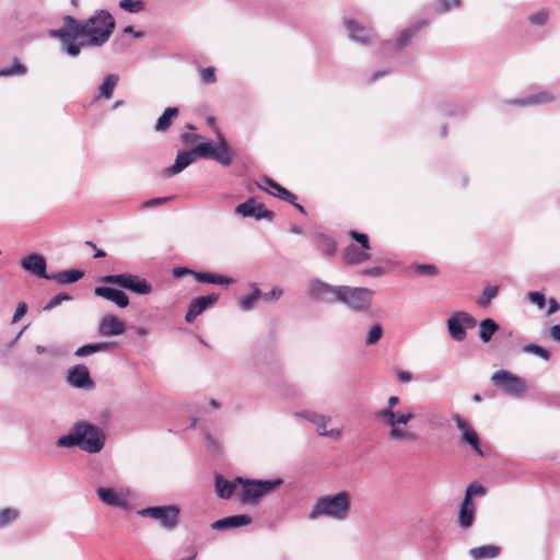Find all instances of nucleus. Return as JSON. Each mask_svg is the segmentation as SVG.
Masks as SVG:
<instances>
[{"instance_id":"1","label":"nucleus","mask_w":560,"mask_h":560,"mask_svg":"<svg viewBox=\"0 0 560 560\" xmlns=\"http://www.w3.org/2000/svg\"><path fill=\"white\" fill-rule=\"evenodd\" d=\"M114 28L113 15L106 10H97L86 20L65 15L62 25L50 30L48 35L59 40L61 52L75 58L84 47H102L108 42Z\"/></svg>"},{"instance_id":"2","label":"nucleus","mask_w":560,"mask_h":560,"mask_svg":"<svg viewBox=\"0 0 560 560\" xmlns=\"http://www.w3.org/2000/svg\"><path fill=\"white\" fill-rule=\"evenodd\" d=\"M399 402V397L390 396L387 406L377 411L376 416L383 423L389 428L388 439L396 442H417L420 434L416 431L406 429V425L415 418L411 408L395 409Z\"/></svg>"},{"instance_id":"3","label":"nucleus","mask_w":560,"mask_h":560,"mask_svg":"<svg viewBox=\"0 0 560 560\" xmlns=\"http://www.w3.org/2000/svg\"><path fill=\"white\" fill-rule=\"evenodd\" d=\"M105 444V434L98 427L80 421L66 435L60 436L56 445L59 447L78 446L88 453H98Z\"/></svg>"},{"instance_id":"4","label":"nucleus","mask_w":560,"mask_h":560,"mask_svg":"<svg viewBox=\"0 0 560 560\" xmlns=\"http://www.w3.org/2000/svg\"><path fill=\"white\" fill-rule=\"evenodd\" d=\"M350 508L351 494L348 491H340L318 498L308 517L316 520L319 516H327L335 521H345L349 517Z\"/></svg>"},{"instance_id":"5","label":"nucleus","mask_w":560,"mask_h":560,"mask_svg":"<svg viewBox=\"0 0 560 560\" xmlns=\"http://www.w3.org/2000/svg\"><path fill=\"white\" fill-rule=\"evenodd\" d=\"M236 481L241 485L237 497L242 504H256L261 498L271 493L283 483V480L280 478L272 480H249L237 477Z\"/></svg>"},{"instance_id":"6","label":"nucleus","mask_w":560,"mask_h":560,"mask_svg":"<svg viewBox=\"0 0 560 560\" xmlns=\"http://www.w3.org/2000/svg\"><path fill=\"white\" fill-rule=\"evenodd\" d=\"M348 234L358 244L351 243L343 249L341 255L343 265L355 266L368 261L371 258L369 236L354 230H350Z\"/></svg>"},{"instance_id":"7","label":"nucleus","mask_w":560,"mask_h":560,"mask_svg":"<svg viewBox=\"0 0 560 560\" xmlns=\"http://www.w3.org/2000/svg\"><path fill=\"white\" fill-rule=\"evenodd\" d=\"M374 292L368 288L340 285L338 303H342L354 312L368 311Z\"/></svg>"},{"instance_id":"8","label":"nucleus","mask_w":560,"mask_h":560,"mask_svg":"<svg viewBox=\"0 0 560 560\" xmlns=\"http://www.w3.org/2000/svg\"><path fill=\"white\" fill-rule=\"evenodd\" d=\"M143 517H151L160 523L165 530H174L179 524L180 509L177 505H156L149 506L138 511Z\"/></svg>"},{"instance_id":"9","label":"nucleus","mask_w":560,"mask_h":560,"mask_svg":"<svg viewBox=\"0 0 560 560\" xmlns=\"http://www.w3.org/2000/svg\"><path fill=\"white\" fill-rule=\"evenodd\" d=\"M218 137L219 143L217 145L211 141H207L196 145L192 150L197 158L212 159L215 162L228 166L232 163L229 144L221 133H219Z\"/></svg>"},{"instance_id":"10","label":"nucleus","mask_w":560,"mask_h":560,"mask_svg":"<svg viewBox=\"0 0 560 560\" xmlns=\"http://www.w3.org/2000/svg\"><path fill=\"white\" fill-rule=\"evenodd\" d=\"M101 281L116 284L140 295H147L152 292V285L144 278L132 273L106 275L102 277Z\"/></svg>"},{"instance_id":"11","label":"nucleus","mask_w":560,"mask_h":560,"mask_svg":"<svg viewBox=\"0 0 560 560\" xmlns=\"http://www.w3.org/2000/svg\"><path fill=\"white\" fill-rule=\"evenodd\" d=\"M340 285H332L320 279H311L306 294L310 299L324 303V304H334L339 300Z\"/></svg>"},{"instance_id":"12","label":"nucleus","mask_w":560,"mask_h":560,"mask_svg":"<svg viewBox=\"0 0 560 560\" xmlns=\"http://www.w3.org/2000/svg\"><path fill=\"white\" fill-rule=\"evenodd\" d=\"M492 383L510 396H521L525 392V382L510 371L499 370L491 376Z\"/></svg>"},{"instance_id":"13","label":"nucleus","mask_w":560,"mask_h":560,"mask_svg":"<svg viewBox=\"0 0 560 560\" xmlns=\"http://www.w3.org/2000/svg\"><path fill=\"white\" fill-rule=\"evenodd\" d=\"M476 326V319L466 312H457L447 319V330L454 341L465 340L467 328Z\"/></svg>"},{"instance_id":"14","label":"nucleus","mask_w":560,"mask_h":560,"mask_svg":"<svg viewBox=\"0 0 560 560\" xmlns=\"http://www.w3.org/2000/svg\"><path fill=\"white\" fill-rule=\"evenodd\" d=\"M96 493L98 499L106 505L119 508L122 510H128L130 506V490L128 489L98 487L96 489Z\"/></svg>"},{"instance_id":"15","label":"nucleus","mask_w":560,"mask_h":560,"mask_svg":"<svg viewBox=\"0 0 560 560\" xmlns=\"http://www.w3.org/2000/svg\"><path fill=\"white\" fill-rule=\"evenodd\" d=\"M234 212L242 218H254L256 220L267 219L271 221L275 217L272 211L268 210L261 202H257L254 198H249L238 205Z\"/></svg>"},{"instance_id":"16","label":"nucleus","mask_w":560,"mask_h":560,"mask_svg":"<svg viewBox=\"0 0 560 560\" xmlns=\"http://www.w3.org/2000/svg\"><path fill=\"white\" fill-rule=\"evenodd\" d=\"M219 299V294L211 293L194 299L187 310L185 320L187 323H194L195 319L202 314L207 308L212 306Z\"/></svg>"},{"instance_id":"17","label":"nucleus","mask_w":560,"mask_h":560,"mask_svg":"<svg viewBox=\"0 0 560 560\" xmlns=\"http://www.w3.org/2000/svg\"><path fill=\"white\" fill-rule=\"evenodd\" d=\"M453 420L455 421L457 429L462 433V441L469 444L477 454L482 456L483 453L480 447V440L477 432L458 413L453 415Z\"/></svg>"},{"instance_id":"18","label":"nucleus","mask_w":560,"mask_h":560,"mask_svg":"<svg viewBox=\"0 0 560 560\" xmlns=\"http://www.w3.org/2000/svg\"><path fill=\"white\" fill-rule=\"evenodd\" d=\"M21 267L37 278L46 280L49 278V273L46 272V259L39 254H31L24 257L21 261Z\"/></svg>"},{"instance_id":"19","label":"nucleus","mask_w":560,"mask_h":560,"mask_svg":"<svg viewBox=\"0 0 560 560\" xmlns=\"http://www.w3.org/2000/svg\"><path fill=\"white\" fill-rule=\"evenodd\" d=\"M125 329V323L114 315L104 316L98 325V334L104 337L119 336Z\"/></svg>"},{"instance_id":"20","label":"nucleus","mask_w":560,"mask_h":560,"mask_svg":"<svg viewBox=\"0 0 560 560\" xmlns=\"http://www.w3.org/2000/svg\"><path fill=\"white\" fill-rule=\"evenodd\" d=\"M94 294L96 296L103 298L107 301L115 303L118 307H127L129 305L128 295L119 289H115L112 287H96L94 289Z\"/></svg>"},{"instance_id":"21","label":"nucleus","mask_w":560,"mask_h":560,"mask_svg":"<svg viewBox=\"0 0 560 560\" xmlns=\"http://www.w3.org/2000/svg\"><path fill=\"white\" fill-rule=\"evenodd\" d=\"M68 383L77 388H88L93 385L90 372L84 365H75L68 372Z\"/></svg>"},{"instance_id":"22","label":"nucleus","mask_w":560,"mask_h":560,"mask_svg":"<svg viewBox=\"0 0 560 560\" xmlns=\"http://www.w3.org/2000/svg\"><path fill=\"white\" fill-rule=\"evenodd\" d=\"M252 523V517L246 514L231 515L220 518L211 524L215 530H225L230 528L246 526Z\"/></svg>"},{"instance_id":"23","label":"nucleus","mask_w":560,"mask_h":560,"mask_svg":"<svg viewBox=\"0 0 560 560\" xmlns=\"http://www.w3.org/2000/svg\"><path fill=\"white\" fill-rule=\"evenodd\" d=\"M196 159H197V156L192 149L189 151H180L177 153L175 163L172 166L165 168L163 171V174L168 177L174 176V175L180 173L182 171H184Z\"/></svg>"},{"instance_id":"24","label":"nucleus","mask_w":560,"mask_h":560,"mask_svg":"<svg viewBox=\"0 0 560 560\" xmlns=\"http://www.w3.org/2000/svg\"><path fill=\"white\" fill-rule=\"evenodd\" d=\"M476 517V506L472 501L464 499L459 505L458 511V525L462 529H468L472 526Z\"/></svg>"},{"instance_id":"25","label":"nucleus","mask_w":560,"mask_h":560,"mask_svg":"<svg viewBox=\"0 0 560 560\" xmlns=\"http://www.w3.org/2000/svg\"><path fill=\"white\" fill-rule=\"evenodd\" d=\"M345 25L349 32V36L352 40L360 44H368L373 37L371 30L360 25L354 20H346Z\"/></svg>"},{"instance_id":"26","label":"nucleus","mask_w":560,"mask_h":560,"mask_svg":"<svg viewBox=\"0 0 560 560\" xmlns=\"http://www.w3.org/2000/svg\"><path fill=\"white\" fill-rule=\"evenodd\" d=\"M313 237L315 240L316 248L322 252V254L326 257H332L337 253V243L336 241L323 233V232H315L313 234Z\"/></svg>"},{"instance_id":"27","label":"nucleus","mask_w":560,"mask_h":560,"mask_svg":"<svg viewBox=\"0 0 560 560\" xmlns=\"http://www.w3.org/2000/svg\"><path fill=\"white\" fill-rule=\"evenodd\" d=\"M236 478L233 481L224 479L222 476H215V492L221 499H230L237 490Z\"/></svg>"},{"instance_id":"28","label":"nucleus","mask_w":560,"mask_h":560,"mask_svg":"<svg viewBox=\"0 0 560 560\" xmlns=\"http://www.w3.org/2000/svg\"><path fill=\"white\" fill-rule=\"evenodd\" d=\"M500 552L501 548L494 545H483L469 550V555L474 560L494 559Z\"/></svg>"},{"instance_id":"29","label":"nucleus","mask_w":560,"mask_h":560,"mask_svg":"<svg viewBox=\"0 0 560 560\" xmlns=\"http://www.w3.org/2000/svg\"><path fill=\"white\" fill-rule=\"evenodd\" d=\"M84 272L80 269L63 270L56 273H50L48 280H54L60 284L77 282L82 279Z\"/></svg>"},{"instance_id":"30","label":"nucleus","mask_w":560,"mask_h":560,"mask_svg":"<svg viewBox=\"0 0 560 560\" xmlns=\"http://www.w3.org/2000/svg\"><path fill=\"white\" fill-rule=\"evenodd\" d=\"M178 116L177 107H167L164 113L158 118L154 130L158 132L166 131L174 118Z\"/></svg>"},{"instance_id":"31","label":"nucleus","mask_w":560,"mask_h":560,"mask_svg":"<svg viewBox=\"0 0 560 560\" xmlns=\"http://www.w3.org/2000/svg\"><path fill=\"white\" fill-rule=\"evenodd\" d=\"M499 325L491 318H486L479 324V338L483 343L491 340L492 336L499 330Z\"/></svg>"},{"instance_id":"32","label":"nucleus","mask_w":560,"mask_h":560,"mask_svg":"<svg viewBox=\"0 0 560 560\" xmlns=\"http://www.w3.org/2000/svg\"><path fill=\"white\" fill-rule=\"evenodd\" d=\"M552 100H553L552 95L550 93L544 91V92H539L537 94L530 95L528 97L513 100L510 103L524 106V105L544 104V103H548Z\"/></svg>"},{"instance_id":"33","label":"nucleus","mask_w":560,"mask_h":560,"mask_svg":"<svg viewBox=\"0 0 560 560\" xmlns=\"http://www.w3.org/2000/svg\"><path fill=\"white\" fill-rule=\"evenodd\" d=\"M194 277L199 282L203 283H212V284H230L233 282V279L221 276V275H214L210 272H194Z\"/></svg>"},{"instance_id":"34","label":"nucleus","mask_w":560,"mask_h":560,"mask_svg":"<svg viewBox=\"0 0 560 560\" xmlns=\"http://www.w3.org/2000/svg\"><path fill=\"white\" fill-rule=\"evenodd\" d=\"M119 75L116 73L107 74L104 78L103 83L100 86V97L105 100H109L113 95V92L118 84Z\"/></svg>"},{"instance_id":"35","label":"nucleus","mask_w":560,"mask_h":560,"mask_svg":"<svg viewBox=\"0 0 560 560\" xmlns=\"http://www.w3.org/2000/svg\"><path fill=\"white\" fill-rule=\"evenodd\" d=\"M27 73V67L15 58L11 66L0 69V77H15L24 75Z\"/></svg>"},{"instance_id":"36","label":"nucleus","mask_w":560,"mask_h":560,"mask_svg":"<svg viewBox=\"0 0 560 560\" xmlns=\"http://www.w3.org/2000/svg\"><path fill=\"white\" fill-rule=\"evenodd\" d=\"M110 348V343L107 342H98V343H89L84 345L77 349L74 354L77 357H86L93 354L95 352L106 351Z\"/></svg>"},{"instance_id":"37","label":"nucleus","mask_w":560,"mask_h":560,"mask_svg":"<svg viewBox=\"0 0 560 560\" xmlns=\"http://www.w3.org/2000/svg\"><path fill=\"white\" fill-rule=\"evenodd\" d=\"M252 287L254 289L253 292L240 299V307L242 311H250L254 307L257 300L261 298V292L258 289V287L255 283L252 284Z\"/></svg>"},{"instance_id":"38","label":"nucleus","mask_w":560,"mask_h":560,"mask_svg":"<svg viewBox=\"0 0 560 560\" xmlns=\"http://www.w3.org/2000/svg\"><path fill=\"white\" fill-rule=\"evenodd\" d=\"M20 510L16 508L0 509V528H3L20 517Z\"/></svg>"},{"instance_id":"39","label":"nucleus","mask_w":560,"mask_h":560,"mask_svg":"<svg viewBox=\"0 0 560 560\" xmlns=\"http://www.w3.org/2000/svg\"><path fill=\"white\" fill-rule=\"evenodd\" d=\"M259 188L272 196L278 197L281 200H284L291 205H295L296 196L282 186H280L277 191H272L271 189L262 186H259Z\"/></svg>"},{"instance_id":"40","label":"nucleus","mask_w":560,"mask_h":560,"mask_svg":"<svg viewBox=\"0 0 560 560\" xmlns=\"http://www.w3.org/2000/svg\"><path fill=\"white\" fill-rule=\"evenodd\" d=\"M384 330L381 324H374L369 329L366 337H365V345L366 346H373L377 343L382 337H383Z\"/></svg>"},{"instance_id":"41","label":"nucleus","mask_w":560,"mask_h":560,"mask_svg":"<svg viewBox=\"0 0 560 560\" xmlns=\"http://www.w3.org/2000/svg\"><path fill=\"white\" fill-rule=\"evenodd\" d=\"M119 8L129 13H139L144 10L145 3L142 0H121Z\"/></svg>"},{"instance_id":"42","label":"nucleus","mask_w":560,"mask_h":560,"mask_svg":"<svg viewBox=\"0 0 560 560\" xmlns=\"http://www.w3.org/2000/svg\"><path fill=\"white\" fill-rule=\"evenodd\" d=\"M499 292L498 285H488L483 289L481 296L478 300V305L486 307L490 304L491 300L497 296Z\"/></svg>"},{"instance_id":"43","label":"nucleus","mask_w":560,"mask_h":560,"mask_svg":"<svg viewBox=\"0 0 560 560\" xmlns=\"http://www.w3.org/2000/svg\"><path fill=\"white\" fill-rule=\"evenodd\" d=\"M422 25H424V23H418L411 27L402 30L397 38L398 46H405Z\"/></svg>"},{"instance_id":"44","label":"nucleus","mask_w":560,"mask_h":560,"mask_svg":"<svg viewBox=\"0 0 560 560\" xmlns=\"http://www.w3.org/2000/svg\"><path fill=\"white\" fill-rule=\"evenodd\" d=\"M485 494H486V488L478 482H472L467 487V489L465 491L464 499H468V501H472L474 497H483Z\"/></svg>"},{"instance_id":"45","label":"nucleus","mask_w":560,"mask_h":560,"mask_svg":"<svg viewBox=\"0 0 560 560\" xmlns=\"http://www.w3.org/2000/svg\"><path fill=\"white\" fill-rule=\"evenodd\" d=\"M523 350L525 352H527V353L536 354V355L540 357L544 360H549L550 359L549 351L546 350L545 348L538 346V345H535V343H529V345L525 346L523 348Z\"/></svg>"},{"instance_id":"46","label":"nucleus","mask_w":560,"mask_h":560,"mask_svg":"<svg viewBox=\"0 0 560 560\" xmlns=\"http://www.w3.org/2000/svg\"><path fill=\"white\" fill-rule=\"evenodd\" d=\"M72 298L68 293H59L55 295L45 306L44 311H50L60 305L65 301H70Z\"/></svg>"},{"instance_id":"47","label":"nucleus","mask_w":560,"mask_h":560,"mask_svg":"<svg viewBox=\"0 0 560 560\" xmlns=\"http://www.w3.org/2000/svg\"><path fill=\"white\" fill-rule=\"evenodd\" d=\"M199 74L201 82L205 84H211L217 81L215 69L213 67L201 69Z\"/></svg>"},{"instance_id":"48","label":"nucleus","mask_w":560,"mask_h":560,"mask_svg":"<svg viewBox=\"0 0 560 560\" xmlns=\"http://www.w3.org/2000/svg\"><path fill=\"white\" fill-rule=\"evenodd\" d=\"M331 420L329 416L320 415L314 423L319 435H324L326 433L327 423Z\"/></svg>"},{"instance_id":"49","label":"nucleus","mask_w":560,"mask_h":560,"mask_svg":"<svg viewBox=\"0 0 560 560\" xmlns=\"http://www.w3.org/2000/svg\"><path fill=\"white\" fill-rule=\"evenodd\" d=\"M415 269L417 273L421 276H435L438 273V269L434 265H417Z\"/></svg>"},{"instance_id":"50","label":"nucleus","mask_w":560,"mask_h":560,"mask_svg":"<svg viewBox=\"0 0 560 560\" xmlns=\"http://www.w3.org/2000/svg\"><path fill=\"white\" fill-rule=\"evenodd\" d=\"M528 299L532 303L536 304L539 308H542L546 303L545 295L537 291H532L528 293Z\"/></svg>"},{"instance_id":"51","label":"nucleus","mask_w":560,"mask_h":560,"mask_svg":"<svg viewBox=\"0 0 560 560\" xmlns=\"http://www.w3.org/2000/svg\"><path fill=\"white\" fill-rule=\"evenodd\" d=\"M548 20V13L546 11H539L529 16V21L536 25H544Z\"/></svg>"},{"instance_id":"52","label":"nucleus","mask_w":560,"mask_h":560,"mask_svg":"<svg viewBox=\"0 0 560 560\" xmlns=\"http://www.w3.org/2000/svg\"><path fill=\"white\" fill-rule=\"evenodd\" d=\"M35 351L38 354H49L50 357H58L60 354L59 350L55 347H44V346H36Z\"/></svg>"},{"instance_id":"53","label":"nucleus","mask_w":560,"mask_h":560,"mask_svg":"<svg viewBox=\"0 0 560 560\" xmlns=\"http://www.w3.org/2000/svg\"><path fill=\"white\" fill-rule=\"evenodd\" d=\"M26 311H27L26 303H24V302L19 303V305L14 312L12 323L19 322L25 315Z\"/></svg>"},{"instance_id":"54","label":"nucleus","mask_w":560,"mask_h":560,"mask_svg":"<svg viewBox=\"0 0 560 560\" xmlns=\"http://www.w3.org/2000/svg\"><path fill=\"white\" fill-rule=\"evenodd\" d=\"M115 50L116 51H125L127 48L131 46V43L126 40L124 36L117 37L114 42Z\"/></svg>"},{"instance_id":"55","label":"nucleus","mask_w":560,"mask_h":560,"mask_svg":"<svg viewBox=\"0 0 560 560\" xmlns=\"http://www.w3.org/2000/svg\"><path fill=\"white\" fill-rule=\"evenodd\" d=\"M361 273L363 276H369V277H381L385 273V269L383 267H372V268H366V269L362 270Z\"/></svg>"},{"instance_id":"56","label":"nucleus","mask_w":560,"mask_h":560,"mask_svg":"<svg viewBox=\"0 0 560 560\" xmlns=\"http://www.w3.org/2000/svg\"><path fill=\"white\" fill-rule=\"evenodd\" d=\"M259 186L267 187V188L271 189L272 191H277L278 188L280 187V185L278 183H276L273 179L266 177V176L261 178V183L258 184V187Z\"/></svg>"},{"instance_id":"57","label":"nucleus","mask_w":560,"mask_h":560,"mask_svg":"<svg viewBox=\"0 0 560 560\" xmlns=\"http://www.w3.org/2000/svg\"><path fill=\"white\" fill-rule=\"evenodd\" d=\"M282 290L278 288H273L270 292L261 294V298H264L266 301L269 300H277L282 295Z\"/></svg>"},{"instance_id":"58","label":"nucleus","mask_w":560,"mask_h":560,"mask_svg":"<svg viewBox=\"0 0 560 560\" xmlns=\"http://www.w3.org/2000/svg\"><path fill=\"white\" fill-rule=\"evenodd\" d=\"M130 34L135 38H142L144 36V33L142 31H136L132 26H126L122 30V35Z\"/></svg>"},{"instance_id":"59","label":"nucleus","mask_w":560,"mask_h":560,"mask_svg":"<svg viewBox=\"0 0 560 560\" xmlns=\"http://www.w3.org/2000/svg\"><path fill=\"white\" fill-rule=\"evenodd\" d=\"M168 200H170V198H168V197L153 198V199L148 200V201L144 203V207H155V206H160V205L165 203V202H166V201H168Z\"/></svg>"},{"instance_id":"60","label":"nucleus","mask_w":560,"mask_h":560,"mask_svg":"<svg viewBox=\"0 0 560 560\" xmlns=\"http://www.w3.org/2000/svg\"><path fill=\"white\" fill-rule=\"evenodd\" d=\"M304 419L308 420L313 424L316 422L317 418H319L320 413H316L314 411H303L299 413Z\"/></svg>"},{"instance_id":"61","label":"nucleus","mask_w":560,"mask_h":560,"mask_svg":"<svg viewBox=\"0 0 560 560\" xmlns=\"http://www.w3.org/2000/svg\"><path fill=\"white\" fill-rule=\"evenodd\" d=\"M396 375H397V380L400 383H408L412 380L411 373H409L407 371H398Z\"/></svg>"},{"instance_id":"62","label":"nucleus","mask_w":560,"mask_h":560,"mask_svg":"<svg viewBox=\"0 0 560 560\" xmlns=\"http://www.w3.org/2000/svg\"><path fill=\"white\" fill-rule=\"evenodd\" d=\"M195 271L188 269V268H185V267H177L173 270V275L174 277L176 278H179V277H183L185 275H188V273H191L194 275Z\"/></svg>"},{"instance_id":"63","label":"nucleus","mask_w":560,"mask_h":560,"mask_svg":"<svg viewBox=\"0 0 560 560\" xmlns=\"http://www.w3.org/2000/svg\"><path fill=\"white\" fill-rule=\"evenodd\" d=\"M451 9L448 0H439L436 10L441 13L447 12Z\"/></svg>"},{"instance_id":"64","label":"nucleus","mask_w":560,"mask_h":560,"mask_svg":"<svg viewBox=\"0 0 560 560\" xmlns=\"http://www.w3.org/2000/svg\"><path fill=\"white\" fill-rule=\"evenodd\" d=\"M550 336L555 341L560 342V325H553L550 328Z\"/></svg>"}]
</instances>
